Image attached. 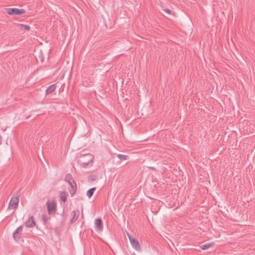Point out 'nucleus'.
<instances>
[{
	"mask_svg": "<svg viewBox=\"0 0 255 255\" xmlns=\"http://www.w3.org/2000/svg\"><path fill=\"white\" fill-rule=\"evenodd\" d=\"M214 245V243H207V244H205L204 245L201 246L200 248L202 250H207V249L212 247V246H213Z\"/></svg>",
	"mask_w": 255,
	"mask_h": 255,
	"instance_id": "nucleus-12",
	"label": "nucleus"
},
{
	"mask_svg": "<svg viewBox=\"0 0 255 255\" xmlns=\"http://www.w3.org/2000/svg\"><path fill=\"white\" fill-rule=\"evenodd\" d=\"M42 220L44 222V223H46L48 220V218L46 216L43 215Z\"/></svg>",
	"mask_w": 255,
	"mask_h": 255,
	"instance_id": "nucleus-19",
	"label": "nucleus"
},
{
	"mask_svg": "<svg viewBox=\"0 0 255 255\" xmlns=\"http://www.w3.org/2000/svg\"><path fill=\"white\" fill-rule=\"evenodd\" d=\"M73 215L72 218L71 220V223L72 224L75 222L79 216V212L77 210H74L72 212Z\"/></svg>",
	"mask_w": 255,
	"mask_h": 255,
	"instance_id": "nucleus-10",
	"label": "nucleus"
},
{
	"mask_svg": "<svg viewBox=\"0 0 255 255\" xmlns=\"http://www.w3.org/2000/svg\"><path fill=\"white\" fill-rule=\"evenodd\" d=\"M1 136L0 135V144L1 143Z\"/></svg>",
	"mask_w": 255,
	"mask_h": 255,
	"instance_id": "nucleus-20",
	"label": "nucleus"
},
{
	"mask_svg": "<svg viewBox=\"0 0 255 255\" xmlns=\"http://www.w3.org/2000/svg\"><path fill=\"white\" fill-rule=\"evenodd\" d=\"M117 156H118V158L121 160H127L128 157V155H122V154H118Z\"/></svg>",
	"mask_w": 255,
	"mask_h": 255,
	"instance_id": "nucleus-16",
	"label": "nucleus"
},
{
	"mask_svg": "<svg viewBox=\"0 0 255 255\" xmlns=\"http://www.w3.org/2000/svg\"><path fill=\"white\" fill-rule=\"evenodd\" d=\"M60 199L64 202L67 200V193L65 191H62L60 193Z\"/></svg>",
	"mask_w": 255,
	"mask_h": 255,
	"instance_id": "nucleus-13",
	"label": "nucleus"
},
{
	"mask_svg": "<svg viewBox=\"0 0 255 255\" xmlns=\"http://www.w3.org/2000/svg\"><path fill=\"white\" fill-rule=\"evenodd\" d=\"M25 226L27 228H32L35 226L34 218L33 216L30 217L25 223Z\"/></svg>",
	"mask_w": 255,
	"mask_h": 255,
	"instance_id": "nucleus-6",
	"label": "nucleus"
},
{
	"mask_svg": "<svg viewBox=\"0 0 255 255\" xmlns=\"http://www.w3.org/2000/svg\"><path fill=\"white\" fill-rule=\"evenodd\" d=\"M56 86L55 84H53L49 86L46 90V94H49L52 93L56 89Z\"/></svg>",
	"mask_w": 255,
	"mask_h": 255,
	"instance_id": "nucleus-11",
	"label": "nucleus"
},
{
	"mask_svg": "<svg viewBox=\"0 0 255 255\" xmlns=\"http://www.w3.org/2000/svg\"><path fill=\"white\" fill-rule=\"evenodd\" d=\"M46 205L49 215H53L56 213L57 205L54 200H48Z\"/></svg>",
	"mask_w": 255,
	"mask_h": 255,
	"instance_id": "nucleus-1",
	"label": "nucleus"
},
{
	"mask_svg": "<svg viewBox=\"0 0 255 255\" xmlns=\"http://www.w3.org/2000/svg\"><path fill=\"white\" fill-rule=\"evenodd\" d=\"M96 187H93L91 189H90L87 192V193H86V195L87 196L89 197V198H90L92 196V195H93V193H94V191L96 190Z\"/></svg>",
	"mask_w": 255,
	"mask_h": 255,
	"instance_id": "nucleus-14",
	"label": "nucleus"
},
{
	"mask_svg": "<svg viewBox=\"0 0 255 255\" xmlns=\"http://www.w3.org/2000/svg\"><path fill=\"white\" fill-rule=\"evenodd\" d=\"M22 226H20L13 233V237L16 241H19L22 234Z\"/></svg>",
	"mask_w": 255,
	"mask_h": 255,
	"instance_id": "nucleus-5",
	"label": "nucleus"
},
{
	"mask_svg": "<svg viewBox=\"0 0 255 255\" xmlns=\"http://www.w3.org/2000/svg\"><path fill=\"white\" fill-rule=\"evenodd\" d=\"M85 156L88 158V160H85L82 162V165L83 167H86L90 163L93 162V157L91 154H86Z\"/></svg>",
	"mask_w": 255,
	"mask_h": 255,
	"instance_id": "nucleus-7",
	"label": "nucleus"
},
{
	"mask_svg": "<svg viewBox=\"0 0 255 255\" xmlns=\"http://www.w3.org/2000/svg\"><path fill=\"white\" fill-rule=\"evenodd\" d=\"M133 255H136L135 254L133 253Z\"/></svg>",
	"mask_w": 255,
	"mask_h": 255,
	"instance_id": "nucleus-21",
	"label": "nucleus"
},
{
	"mask_svg": "<svg viewBox=\"0 0 255 255\" xmlns=\"http://www.w3.org/2000/svg\"><path fill=\"white\" fill-rule=\"evenodd\" d=\"M71 189L69 190L70 194L73 196L76 193L77 190V185L74 180H73V183H70Z\"/></svg>",
	"mask_w": 255,
	"mask_h": 255,
	"instance_id": "nucleus-8",
	"label": "nucleus"
},
{
	"mask_svg": "<svg viewBox=\"0 0 255 255\" xmlns=\"http://www.w3.org/2000/svg\"><path fill=\"white\" fill-rule=\"evenodd\" d=\"M95 229L97 231H101L103 230L102 221L100 219H96L95 221Z\"/></svg>",
	"mask_w": 255,
	"mask_h": 255,
	"instance_id": "nucleus-9",
	"label": "nucleus"
},
{
	"mask_svg": "<svg viewBox=\"0 0 255 255\" xmlns=\"http://www.w3.org/2000/svg\"><path fill=\"white\" fill-rule=\"evenodd\" d=\"M127 235L132 247L137 251H140L141 248L138 241L136 239L130 236L128 233H127Z\"/></svg>",
	"mask_w": 255,
	"mask_h": 255,
	"instance_id": "nucleus-3",
	"label": "nucleus"
},
{
	"mask_svg": "<svg viewBox=\"0 0 255 255\" xmlns=\"http://www.w3.org/2000/svg\"><path fill=\"white\" fill-rule=\"evenodd\" d=\"M163 10L168 14H171L172 13L171 10H170L169 9H165Z\"/></svg>",
	"mask_w": 255,
	"mask_h": 255,
	"instance_id": "nucleus-18",
	"label": "nucleus"
},
{
	"mask_svg": "<svg viewBox=\"0 0 255 255\" xmlns=\"http://www.w3.org/2000/svg\"><path fill=\"white\" fill-rule=\"evenodd\" d=\"M5 11L9 15H21L25 12L24 9L17 8H6Z\"/></svg>",
	"mask_w": 255,
	"mask_h": 255,
	"instance_id": "nucleus-2",
	"label": "nucleus"
},
{
	"mask_svg": "<svg viewBox=\"0 0 255 255\" xmlns=\"http://www.w3.org/2000/svg\"><path fill=\"white\" fill-rule=\"evenodd\" d=\"M19 26L23 27L26 31H29L30 30V27L29 25H25L24 24H19Z\"/></svg>",
	"mask_w": 255,
	"mask_h": 255,
	"instance_id": "nucleus-17",
	"label": "nucleus"
},
{
	"mask_svg": "<svg viewBox=\"0 0 255 255\" xmlns=\"http://www.w3.org/2000/svg\"><path fill=\"white\" fill-rule=\"evenodd\" d=\"M19 202L18 196H13L10 200L8 204V208L9 209H16Z\"/></svg>",
	"mask_w": 255,
	"mask_h": 255,
	"instance_id": "nucleus-4",
	"label": "nucleus"
},
{
	"mask_svg": "<svg viewBox=\"0 0 255 255\" xmlns=\"http://www.w3.org/2000/svg\"><path fill=\"white\" fill-rule=\"evenodd\" d=\"M73 179L71 175L70 174H67L65 177V181H67L69 184H70V183H73Z\"/></svg>",
	"mask_w": 255,
	"mask_h": 255,
	"instance_id": "nucleus-15",
	"label": "nucleus"
}]
</instances>
